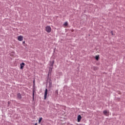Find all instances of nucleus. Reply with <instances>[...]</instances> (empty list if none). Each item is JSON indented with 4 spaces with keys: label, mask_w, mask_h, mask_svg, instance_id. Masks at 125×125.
I'll list each match as a JSON object with an SVG mask.
<instances>
[{
    "label": "nucleus",
    "mask_w": 125,
    "mask_h": 125,
    "mask_svg": "<svg viewBox=\"0 0 125 125\" xmlns=\"http://www.w3.org/2000/svg\"><path fill=\"white\" fill-rule=\"evenodd\" d=\"M20 66H21L20 69L21 70H23V68H24V67L25 66V63L22 62L20 64Z\"/></svg>",
    "instance_id": "20e7f679"
},
{
    "label": "nucleus",
    "mask_w": 125,
    "mask_h": 125,
    "mask_svg": "<svg viewBox=\"0 0 125 125\" xmlns=\"http://www.w3.org/2000/svg\"><path fill=\"white\" fill-rule=\"evenodd\" d=\"M103 113L104 114V115H105V116H109V112H108L107 110L104 111Z\"/></svg>",
    "instance_id": "423d86ee"
},
{
    "label": "nucleus",
    "mask_w": 125,
    "mask_h": 125,
    "mask_svg": "<svg viewBox=\"0 0 125 125\" xmlns=\"http://www.w3.org/2000/svg\"><path fill=\"white\" fill-rule=\"evenodd\" d=\"M95 70H97V67H95Z\"/></svg>",
    "instance_id": "dca6fc26"
},
{
    "label": "nucleus",
    "mask_w": 125,
    "mask_h": 125,
    "mask_svg": "<svg viewBox=\"0 0 125 125\" xmlns=\"http://www.w3.org/2000/svg\"><path fill=\"white\" fill-rule=\"evenodd\" d=\"M22 43H23L24 44H25V41H23V42H22Z\"/></svg>",
    "instance_id": "4468645a"
},
{
    "label": "nucleus",
    "mask_w": 125,
    "mask_h": 125,
    "mask_svg": "<svg viewBox=\"0 0 125 125\" xmlns=\"http://www.w3.org/2000/svg\"><path fill=\"white\" fill-rule=\"evenodd\" d=\"M95 58L97 61H98L99 60V55H96Z\"/></svg>",
    "instance_id": "1a4fd4ad"
},
{
    "label": "nucleus",
    "mask_w": 125,
    "mask_h": 125,
    "mask_svg": "<svg viewBox=\"0 0 125 125\" xmlns=\"http://www.w3.org/2000/svg\"><path fill=\"white\" fill-rule=\"evenodd\" d=\"M18 41H19V42H22V41H23V36H18Z\"/></svg>",
    "instance_id": "7ed1b4c3"
},
{
    "label": "nucleus",
    "mask_w": 125,
    "mask_h": 125,
    "mask_svg": "<svg viewBox=\"0 0 125 125\" xmlns=\"http://www.w3.org/2000/svg\"><path fill=\"white\" fill-rule=\"evenodd\" d=\"M42 118L41 117L39 118V124L41 123V122H42Z\"/></svg>",
    "instance_id": "9b49d317"
},
{
    "label": "nucleus",
    "mask_w": 125,
    "mask_h": 125,
    "mask_svg": "<svg viewBox=\"0 0 125 125\" xmlns=\"http://www.w3.org/2000/svg\"><path fill=\"white\" fill-rule=\"evenodd\" d=\"M33 83L35 85V80H34V81H33Z\"/></svg>",
    "instance_id": "2eb2a0df"
},
{
    "label": "nucleus",
    "mask_w": 125,
    "mask_h": 125,
    "mask_svg": "<svg viewBox=\"0 0 125 125\" xmlns=\"http://www.w3.org/2000/svg\"><path fill=\"white\" fill-rule=\"evenodd\" d=\"M63 26H65V27H66V26H68V22L67 21L65 22L63 24Z\"/></svg>",
    "instance_id": "9d476101"
},
{
    "label": "nucleus",
    "mask_w": 125,
    "mask_h": 125,
    "mask_svg": "<svg viewBox=\"0 0 125 125\" xmlns=\"http://www.w3.org/2000/svg\"><path fill=\"white\" fill-rule=\"evenodd\" d=\"M54 64V61L50 62V66H51V67H53Z\"/></svg>",
    "instance_id": "0eeeda50"
},
{
    "label": "nucleus",
    "mask_w": 125,
    "mask_h": 125,
    "mask_svg": "<svg viewBox=\"0 0 125 125\" xmlns=\"http://www.w3.org/2000/svg\"><path fill=\"white\" fill-rule=\"evenodd\" d=\"M81 120H82V116H81V115H79L77 117V122L80 123V122H81Z\"/></svg>",
    "instance_id": "39448f33"
},
{
    "label": "nucleus",
    "mask_w": 125,
    "mask_h": 125,
    "mask_svg": "<svg viewBox=\"0 0 125 125\" xmlns=\"http://www.w3.org/2000/svg\"><path fill=\"white\" fill-rule=\"evenodd\" d=\"M112 36H114V33H113V31L111 32Z\"/></svg>",
    "instance_id": "f8f14e48"
},
{
    "label": "nucleus",
    "mask_w": 125,
    "mask_h": 125,
    "mask_svg": "<svg viewBox=\"0 0 125 125\" xmlns=\"http://www.w3.org/2000/svg\"><path fill=\"white\" fill-rule=\"evenodd\" d=\"M17 97L18 98V99H21V98H22V96H21V94L19 93L17 94Z\"/></svg>",
    "instance_id": "6e6552de"
},
{
    "label": "nucleus",
    "mask_w": 125,
    "mask_h": 125,
    "mask_svg": "<svg viewBox=\"0 0 125 125\" xmlns=\"http://www.w3.org/2000/svg\"><path fill=\"white\" fill-rule=\"evenodd\" d=\"M45 31L47 32V33H50V32H51V27L50 26H46Z\"/></svg>",
    "instance_id": "f257e3e1"
},
{
    "label": "nucleus",
    "mask_w": 125,
    "mask_h": 125,
    "mask_svg": "<svg viewBox=\"0 0 125 125\" xmlns=\"http://www.w3.org/2000/svg\"><path fill=\"white\" fill-rule=\"evenodd\" d=\"M8 104H9V102H8Z\"/></svg>",
    "instance_id": "6ab92c4d"
},
{
    "label": "nucleus",
    "mask_w": 125,
    "mask_h": 125,
    "mask_svg": "<svg viewBox=\"0 0 125 125\" xmlns=\"http://www.w3.org/2000/svg\"><path fill=\"white\" fill-rule=\"evenodd\" d=\"M35 125H38V123H36Z\"/></svg>",
    "instance_id": "f3484780"
},
{
    "label": "nucleus",
    "mask_w": 125,
    "mask_h": 125,
    "mask_svg": "<svg viewBox=\"0 0 125 125\" xmlns=\"http://www.w3.org/2000/svg\"><path fill=\"white\" fill-rule=\"evenodd\" d=\"M34 92H33V98L34 99Z\"/></svg>",
    "instance_id": "ddd939ff"
},
{
    "label": "nucleus",
    "mask_w": 125,
    "mask_h": 125,
    "mask_svg": "<svg viewBox=\"0 0 125 125\" xmlns=\"http://www.w3.org/2000/svg\"><path fill=\"white\" fill-rule=\"evenodd\" d=\"M47 89H45V93H44V99L45 100L46 99V98L47 97Z\"/></svg>",
    "instance_id": "f03ea898"
},
{
    "label": "nucleus",
    "mask_w": 125,
    "mask_h": 125,
    "mask_svg": "<svg viewBox=\"0 0 125 125\" xmlns=\"http://www.w3.org/2000/svg\"><path fill=\"white\" fill-rule=\"evenodd\" d=\"M24 46H26V44H24Z\"/></svg>",
    "instance_id": "a211bd4d"
}]
</instances>
